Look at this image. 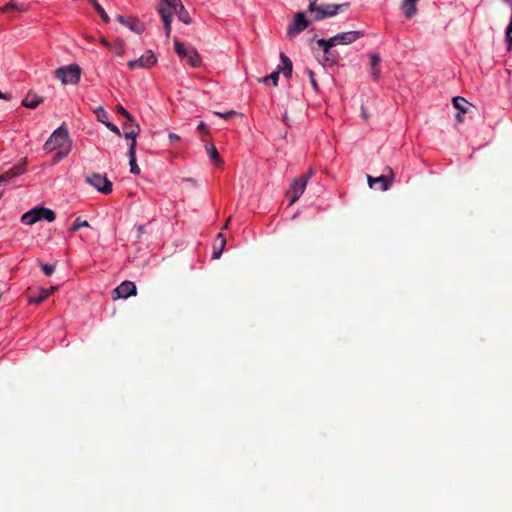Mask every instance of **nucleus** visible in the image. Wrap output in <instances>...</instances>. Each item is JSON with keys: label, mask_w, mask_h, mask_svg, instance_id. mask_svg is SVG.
Listing matches in <instances>:
<instances>
[{"label": "nucleus", "mask_w": 512, "mask_h": 512, "mask_svg": "<svg viewBox=\"0 0 512 512\" xmlns=\"http://www.w3.org/2000/svg\"><path fill=\"white\" fill-rule=\"evenodd\" d=\"M505 43L507 51H512V34L505 33Z\"/></svg>", "instance_id": "obj_38"}, {"label": "nucleus", "mask_w": 512, "mask_h": 512, "mask_svg": "<svg viewBox=\"0 0 512 512\" xmlns=\"http://www.w3.org/2000/svg\"><path fill=\"white\" fill-rule=\"evenodd\" d=\"M419 0H403L401 8L407 19L412 18L417 13L416 3Z\"/></svg>", "instance_id": "obj_17"}, {"label": "nucleus", "mask_w": 512, "mask_h": 512, "mask_svg": "<svg viewBox=\"0 0 512 512\" xmlns=\"http://www.w3.org/2000/svg\"><path fill=\"white\" fill-rule=\"evenodd\" d=\"M280 59H281V62H282V67H281V73H283V75L286 77V78H290L292 76V71H293V64H292V61L290 60V58L284 54V53H280Z\"/></svg>", "instance_id": "obj_20"}, {"label": "nucleus", "mask_w": 512, "mask_h": 512, "mask_svg": "<svg viewBox=\"0 0 512 512\" xmlns=\"http://www.w3.org/2000/svg\"><path fill=\"white\" fill-rule=\"evenodd\" d=\"M9 9H15L17 11L23 12L26 10V6L24 3H19L14 0H11L8 4H6L3 8V12H7Z\"/></svg>", "instance_id": "obj_26"}, {"label": "nucleus", "mask_w": 512, "mask_h": 512, "mask_svg": "<svg viewBox=\"0 0 512 512\" xmlns=\"http://www.w3.org/2000/svg\"><path fill=\"white\" fill-rule=\"evenodd\" d=\"M93 7H95L96 5H98V1L97 0H87Z\"/></svg>", "instance_id": "obj_47"}, {"label": "nucleus", "mask_w": 512, "mask_h": 512, "mask_svg": "<svg viewBox=\"0 0 512 512\" xmlns=\"http://www.w3.org/2000/svg\"><path fill=\"white\" fill-rule=\"evenodd\" d=\"M41 103L42 99L38 95L32 93H28L22 100V106L30 109L37 108Z\"/></svg>", "instance_id": "obj_19"}, {"label": "nucleus", "mask_w": 512, "mask_h": 512, "mask_svg": "<svg viewBox=\"0 0 512 512\" xmlns=\"http://www.w3.org/2000/svg\"><path fill=\"white\" fill-rule=\"evenodd\" d=\"M128 157L130 164V172L134 175H138L140 173V168L137 165L136 150H134L133 147L128 148Z\"/></svg>", "instance_id": "obj_21"}, {"label": "nucleus", "mask_w": 512, "mask_h": 512, "mask_svg": "<svg viewBox=\"0 0 512 512\" xmlns=\"http://www.w3.org/2000/svg\"><path fill=\"white\" fill-rule=\"evenodd\" d=\"M280 73H281V66H278L277 69L274 72H272L270 75L263 77L261 79V82H263L264 84H268L271 81L274 86H277Z\"/></svg>", "instance_id": "obj_22"}, {"label": "nucleus", "mask_w": 512, "mask_h": 512, "mask_svg": "<svg viewBox=\"0 0 512 512\" xmlns=\"http://www.w3.org/2000/svg\"><path fill=\"white\" fill-rule=\"evenodd\" d=\"M94 9L96 10V12L99 14V16L101 17V19L105 22V23H109L110 22V17L108 16V14L105 12V10L103 9V7L98 4L94 7Z\"/></svg>", "instance_id": "obj_32"}, {"label": "nucleus", "mask_w": 512, "mask_h": 512, "mask_svg": "<svg viewBox=\"0 0 512 512\" xmlns=\"http://www.w3.org/2000/svg\"><path fill=\"white\" fill-rule=\"evenodd\" d=\"M26 163H27V158H23V159H21V161L18 164L14 165L9 170L1 173L0 174V185L8 184L14 178L24 174L26 172Z\"/></svg>", "instance_id": "obj_13"}, {"label": "nucleus", "mask_w": 512, "mask_h": 512, "mask_svg": "<svg viewBox=\"0 0 512 512\" xmlns=\"http://www.w3.org/2000/svg\"><path fill=\"white\" fill-rule=\"evenodd\" d=\"M96 115H97V118L100 122H102V120H108V114L107 112L104 110V108L102 107H98L95 111Z\"/></svg>", "instance_id": "obj_36"}, {"label": "nucleus", "mask_w": 512, "mask_h": 512, "mask_svg": "<svg viewBox=\"0 0 512 512\" xmlns=\"http://www.w3.org/2000/svg\"><path fill=\"white\" fill-rule=\"evenodd\" d=\"M10 96L7 95V94H4L0 91V99H4V100H10Z\"/></svg>", "instance_id": "obj_45"}, {"label": "nucleus", "mask_w": 512, "mask_h": 512, "mask_svg": "<svg viewBox=\"0 0 512 512\" xmlns=\"http://www.w3.org/2000/svg\"><path fill=\"white\" fill-rule=\"evenodd\" d=\"M176 11V5L172 0H162L157 6V12L159 13L161 20L164 25L165 35L168 38L171 34V24L173 20V14Z\"/></svg>", "instance_id": "obj_8"}, {"label": "nucleus", "mask_w": 512, "mask_h": 512, "mask_svg": "<svg viewBox=\"0 0 512 512\" xmlns=\"http://www.w3.org/2000/svg\"><path fill=\"white\" fill-rule=\"evenodd\" d=\"M56 290L57 286H52L50 288L29 289L28 302L30 304L39 305Z\"/></svg>", "instance_id": "obj_14"}, {"label": "nucleus", "mask_w": 512, "mask_h": 512, "mask_svg": "<svg viewBox=\"0 0 512 512\" xmlns=\"http://www.w3.org/2000/svg\"><path fill=\"white\" fill-rule=\"evenodd\" d=\"M83 227H89V222L87 220H82L81 218L78 217L73 222L70 230L71 232H76Z\"/></svg>", "instance_id": "obj_30"}, {"label": "nucleus", "mask_w": 512, "mask_h": 512, "mask_svg": "<svg viewBox=\"0 0 512 512\" xmlns=\"http://www.w3.org/2000/svg\"><path fill=\"white\" fill-rule=\"evenodd\" d=\"M223 249H224V248H222V247L220 246V249H219V250H214L213 255H212V258H213V259H218V258H220L221 254H222V252H223Z\"/></svg>", "instance_id": "obj_40"}, {"label": "nucleus", "mask_w": 512, "mask_h": 512, "mask_svg": "<svg viewBox=\"0 0 512 512\" xmlns=\"http://www.w3.org/2000/svg\"><path fill=\"white\" fill-rule=\"evenodd\" d=\"M349 3L318 5L314 10H308L313 21H320L325 18L336 16L340 10L347 8Z\"/></svg>", "instance_id": "obj_7"}, {"label": "nucleus", "mask_w": 512, "mask_h": 512, "mask_svg": "<svg viewBox=\"0 0 512 512\" xmlns=\"http://www.w3.org/2000/svg\"><path fill=\"white\" fill-rule=\"evenodd\" d=\"M157 64V57L151 51L148 50L145 54L135 60H129L127 66L129 69H148Z\"/></svg>", "instance_id": "obj_11"}, {"label": "nucleus", "mask_w": 512, "mask_h": 512, "mask_svg": "<svg viewBox=\"0 0 512 512\" xmlns=\"http://www.w3.org/2000/svg\"><path fill=\"white\" fill-rule=\"evenodd\" d=\"M101 43H102L104 46H106L107 48H110V46H111V44H112V43L108 42V41H107L106 39H104V38L101 40Z\"/></svg>", "instance_id": "obj_46"}, {"label": "nucleus", "mask_w": 512, "mask_h": 512, "mask_svg": "<svg viewBox=\"0 0 512 512\" xmlns=\"http://www.w3.org/2000/svg\"><path fill=\"white\" fill-rule=\"evenodd\" d=\"M314 175V170L309 168V170L302 176L295 178L290 188L287 192V195L290 196V205L294 204L304 193L307 183L309 179Z\"/></svg>", "instance_id": "obj_6"}, {"label": "nucleus", "mask_w": 512, "mask_h": 512, "mask_svg": "<svg viewBox=\"0 0 512 512\" xmlns=\"http://www.w3.org/2000/svg\"><path fill=\"white\" fill-rule=\"evenodd\" d=\"M308 77H309V80H310V83L312 85V88L314 91L318 92L319 91V86H318V83L316 81V78H315V73L310 70V69H307L306 71Z\"/></svg>", "instance_id": "obj_33"}, {"label": "nucleus", "mask_w": 512, "mask_h": 512, "mask_svg": "<svg viewBox=\"0 0 512 512\" xmlns=\"http://www.w3.org/2000/svg\"><path fill=\"white\" fill-rule=\"evenodd\" d=\"M309 26V21L304 12H298L295 15L294 21L287 28V35L294 38L304 31Z\"/></svg>", "instance_id": "obj_12"}, {"label": "nucleus", "mask_w": 512, "mask_h": 512, "mask_svg": "<svg viewBox=\"0 0 512 512\" xmlns=\"http://www.w3.org/2000/svg\"><path fill=\"white\" fill-rule=\"evenodd\" d=\"M197 130L200 131V132H204L206 130V125L203 121H201L198 126H197Z\"/></svg>", "instance_id": "obj_42"}, {"label": "nucleus", "mask_w": 512, "mask_h": 512, "mask_svg": "<svg viewBox=\"0 0 512 512\" xmlns=\"http://www.w3.org/2000/svg\"><path fill=\"white\" fill-rule=\"evenodd\" d=\"M55 76L63 85H75L80 81L81 68L77 64L61 66L55 70Z\"/></svg>", "instance_id": "obj_5"}, {"label": "nucleus", "mask_w": 512, "mask_h": 512, "mask_svg": "<svg viewBox=\"0 0 512 512\" xmlns=\"http://www.w3.org/2000/svg\"><path fill=\"white\" fill-rule=\"evenodd\" d=\"M109 49L117 56H122L125 53V47L121 40H117L115 43H112Z\"/></svg>", "instance_id": "obj_29"}, {"label": "nucleus", "mask_w": 512, "mask_h": 512, "mask_svg": "<svg viewBox=\"0 0 512 512\" xmlns=\"http://www.w3.org/2000/svg\"><path fill=\"white\" fill-rule=\"evenodd\" d=\"M206 150H207L208 156L210 157V159L213 163H215V164L220 163L221 160H220L219 153L213 144L206 146Z\"/></svg>", "instance_id": "obj_27"}, {"label": "nucleus", "mask_w": 512, "mask_h": 512, "mask_svg": "<svg viewBox=\"0 0 512 512\" xmlns=\"http://www.w3.org/2000/svg\"><path fill=\"white\" fill-rule=\"evenodd\" d=\"M40 267L46 276H50L55 271L56 265L49 263H41Z\"/></svg>", "instance_id": "obj_31"}, {"label": "nucleus", "mask_w": 512, "mask_h": 512, "mask_svg": "<svg viewBox=\"0 0 512 512\" xmlns=\"http://www.w3.org/2000/svg\"><path fill=\"white\" fill-rule=\"evenodd\" d=\"M117 111L119 114H121L123 117H125L128 121L133 122L134 118L133 116L122 106H117Z\"/></svg>", "instance_id": "obj_35"}, {"label": "nucleus", "mask_w": 512, "mask_h": 512, "mask_svg": "<svg viewBox=\"0 0 512 512\" xmlns=\"http://www.w3.org/2000/svg\"><path fill=\"white\" fill-rule=\"evenodd\" d=\"M338 63V55L331 51V48H328V53L324 52L323 64L328 66H334Z\"/></svg>", "instance_id": "obj_23"}, {"label": "nucleus", "mask_w": 512, "mask_h": 512, "mask_svg": "<svg viewBox=\"0 0 512 512\" xmlns=\"http://www.w3.org/2000/svg\"><path fill=\"white\" fill-rule=\"evenodd\" d=\"M138 131H139V127H138V125H136L135 129L125 131V133H124L125 138L130 140L129 147H133L134 150H136V144H137L136 138L138 135Z\"/></svg>", "instance_id": "obj_24"}, {"label": "nucleus", "mask_w": 512, "mask_h": 512, "mask_svg": "<svg viewBox=\"0 0 512 512\" xmlns=\"http://www.w3.org/2000/svg\"><path fill=\"white\" fill-rule=\"evenodd\" d=\"M176 5V11L175 14L177 15L178 19L188 25L191 23V17L189 15V12L186 10L184 5L182 4L181 0H172Z\"/></svg>", "instance_id": "obj_16"}, {"label": "nucleus", "mask_w": 512, "mask_h": 512, "mask_svg": "<svg viewBox=\"0 0 512 512\" xmlns=\"http://www.w3.org/2000/svg\"><path fill=\"white\" fill-rule=\"evenodd\" d=\"M363 31H348V32H342L338 33L337 35L329 38L324 39L320 38L317 40V44L319 47L323 49V52L328 53V48H332L335 45H348L352 44L355 41H357L359 38L364 36Z\"/></svg>", "instance_id": "obj_2"}, {"label": "nucleus", "mask_w": 512, "mask_h": 512, "mask_svg": "<svg viewBox=\"0 0 512 512\" xmlns=\"http://www.w3.org/2000/svg\"><path fill=\"white\" fill-rule=\"evenodd\" d=\"M71 148L72 141L64 124L54 130L43 145L45 152L56 151L52 159L53 163H58L65 159L69 155Z\"/></svg>", "instance_id": "obj_1"}, {"label": "nucleus", "mask_w": 512, "mask_h": 512, "mask_svg": "<svg viewBox=\"0 0 512 512\" xmlns=\"http://www.w3.org/2000/svg\"><path fill=\"white\" fill-rule=\"evenodd\" d=\"M102 123L105 124V126L116 135H121L120 129L109 120H102Z\"/></svg>", "instance_id": "obj_34"}, {"label": "nucleus", "mask_w": 512, "mask_h": 512, "mask_svg": "<svg viewBox=\"0 0 512 512\" xmlns=\"http://www.w3.org/2000/svg\"><path fill=\"white\" fill-rule=\"evenodd\" d=\"M86 182L103 194H109L112 192V183L108 180L106 175L94 173L91 176L86 177Z\"/></svg>", "instance_id": "obj_10"}, {"label": "nucleus", "mask_w": 512, "mask_h": 512, "mask_svg": "<svg viewBox=\"0 0 512 512\" xmlns=\"http://www.w3.org/2000/svg\"><path fill=\"white\" fill-rule=\"evenodd\" d=\"M174 47L177 55L186 59L191 67L197 68L201 65V57L194 47L183 44L178 38L174 39Z\"/></svg>", "instance_id": "obj_4"}, {"label": "nucleus", "mask_w": 512, "mask_h": 512, "mask_svg": "<svg viewBox=\"0 0 512 512\" xmlns=\"http://www.w3.org/2000/svg\"><path fill=\"white\" fill-rule=\"evenodd\" d=\"M113 293L116 295L114 298H123L127 299L132 295H136L137 288L134 282L132 281H123L120 285H118Z\"/></svg>", "instance_id": "obj_15"}, {"label": "nucleus", "mask_w": 512, "mask_h": 512, "mask_svg": "<svg viewBox=\"0 0 512 512\" xmlns=\"http://www.w3.org/2000/svg\"><path fill=\"white\" fill-rule=\"evenodd\" d=\"M55 219L56 214L52 209L38 206L25 212L21 217V222L25 225L31 226L38 221L45 220L47 222H53Z\"/></svg>", "instance_id": "obj_3"}, {"label": "nucleus", "mask_w": 512, "mask_h": 512, "mask_svg": "<svg viewBox=\"0 0 512 512\" xmlns=\"http://www.w3.org/2000/svg\"><path fill=\"white\" fill-rule=\"evenodd\" d=\"M456 118L458 119V121H462V118H461L460 113H458V114L456 115Z\"/></svg>", "instance_id": "obj_48"}, {"label": "nucleus", "mask_w": 512, "mask_h": 512, "mask_svg": "<svg viewBox=\"0 0 512 512\" xmlns=\"http://www.w3.org/2000/svg\"><path fill=\"white\" fill-rule=\"evenodd\" d=\"M168 138L171 144L180 140V136L175 133H169Z\"/></svg>", "instance_id": "obj_39"}, {"label": "nucleus", "mask_w": 512, "mask_h": 512, "mask_svg": "<svg viewBox=\"0 0 512 512\" xmlns=\"http://www.w3.org/2000/svg\"><path fill=\"white\" fill-rule=\"evenodd\" d=\"M371 61V68H372V74L373 78L376 80L379 76V70L377 69L378 64L380 63V57L377 54H372L370 56Z\"/></svg>", "instance_id": "obj_28"}, {"label": "nucleus", "mask_w": 512, "mask_h": 512, "mask_svg": "<svg viewBox=\"0 0 512 512\" xmlns=\"http://www.w3.org/2000/svg\"><path fill=\"white\" fill-rule=\"evenodd\" d=\"M217 238L220 240V246H221L222 248H224L225 243H226V240H225L224 235H223L222 233H219V234L217 235Z\"/></svg>", "instance_id": "obj_41"}, {"label": "nucleus", "mask_w": 512, "mask_h": 512, "mask_svg": "<svg viewBox=\"0 0 512 512\" xmlns=\"http://www.w3.org/2000/svg\"><path fill=\"white\" fill-rule=\"evenodd\" d=\"M452 103H453V106L459 110L460 113H465L466 112V105H467V101L465 98L461 97V96H456L452 99Z\"/></svg>", "instance_id": "obj_25"}, {"label": "nucleus", "mask_w": 512, "mask_h": 512, "mask_svg": "<svg viewBox=\"0 0 512 512\" xmlns=\"http://www.w3.org/2000/svg\"><path fill=\"white\" fill-rule=\"evenodd\" d=\"M388 173L379 177H372L368 175V184L372 189H378L380 191L388 190L393 182L394 174L391 168H387Z\"/></svg>", "instance_id": "obj_9"}, {"label": "nucleus", "mask_w": 512, "mask_h": 512, "mask_svg": "<svg viewBox=\"0 0 512 512\" xmlns=\"http://www.w3.org/2000/svg\"><path fill=\"white\" fill-rule=\"evenodd\" d=\"M117 20L121 24L127 26L130 30H132L138 34H140L144 31V26L142 23H138V22L132 21L130 19H127L123 15H118Z\"/></svg>", "instance_id": "obj_18"}, {"label": "nucleus", "mask_w": 512, "mask_h": 512, "mask_svg": "<svg viewBox=\"0 0 512 512\" xmlns=\"http://www.w3.org/2000/svg\"><path fill=\"white\" fill-rule=\"evenodd\" d=\"M318 0H310V3L308 5V10H314L316 8V2Z\"/></svg>", "instance_id": "obj_43"}, {"label": "nucleus", "mask_w": 512, "mask_h": 512, "mask_svg": "<svg viewBox=\"0 0 512 512\" xmlns=\"http://www.w3.org/2000/svg\"><path fill=\"white\" fill-rule=\"evenodd\" d=\"M215 115H218L219 117L223 118V119H229L231 118L233 115L236 114V112L234 110H230V111H226V112H214Z\"/></svg>", "instance_id": "obj_37"}, {"label": "nucleus", "mask_w": 512, "mask_h": 512, "mask_svg": "<svg viewBox=\"0 0 512 512\" xmlns=\"http://www.w3.org/2000/svg\"><path fill=\"white\" fill-rule=\"evenodd\" d=\"M137 231H138V237H140L145 231V226L144 225L137 226Z\"/></svg>", "instance_id": "obj_44"}]
</instances>
